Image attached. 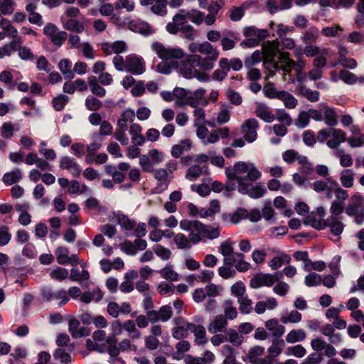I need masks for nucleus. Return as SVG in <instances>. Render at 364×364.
<instances>
[{"mask_svg":"<svg viewBox=\"0 0 364 364\" xmlns=\"http://www.w3.org/2000/svg\"><path fill=\"white\" fill-rule=\"evenodd\" d=\"M188 48L191 53H200L205 56L202 57L197 54L188 55L185 60L180 63L178 73L186 79L196 78L200 82H208L210 77L205 71L213 68L215 62L218 58L219 52L207 41L201 43H191Z\"/></svg>","mask_w":364,"mask_h":364,"instance_id":"nucleus-1","label":"nucleus"},{"mask_svg":"<svg viewBox=\"0 0 364 364\" xmlns=\"http://www.w3.org/2000/svg\"><path fill=\"white\" fill-rule=\"evenodd\" d=\"M227 180L236 181L237 191L252 199L262 198L267 193V188L262 182H256L262 176L253 163L237 161L233 167L225 169Z\"/></svg>","mask_w":364,"mask_h":364,"instance_id":"nucleus-2","label":"nucleus"},{"mask_svg":"<svg viewBox=\"0 0 364 364\" xmlns=\"http://www.w3.org/2000/svg\"><path fill=\"white\" fill-rule=\"evenodd\" d=\"M330 210L332 215L326 220H320V230L328 227L333 235L338 237L343 232L344 225L337 216L343 213V205L338 200H334L331 203Z\"/></svg>","mask_w":364,"mask_h":364,"instance_id":"nucleus-3","label":"nucleus"},{"mask_svg":"<svg viewBox=\"0 0 364 364\" xmlns=\"http://www.w3.org/2000/svg\"><path fill=\"white\" fill-rule=\"evenodd\" d=\"M151 48L156 53L158 57L162 60L182 59L185 55L182 48L165 47L160 42H155L152 43Z\"/></svg>","mask_w":364,"mask_h":364,"instance_id":"nucleus-4","label":"nucleus"},{"mask_svg":"<svg viewBox=\"0 0 364 364\" xmlns=\"http://www.w3.org/2000/svg\"><path fill=\"white\" fill-rule=\"evenodd\" d=\"M43 33L57 48H60L68 38L67 32L60 31L55 24L48 23L43 28Z\"/></svg>","mask_w":364,"mask_h":364,"instance_id":"nucleus-5","label":"nucleus"},{"mask_svg":"<svg viewBox=\"0 0 364 364\" xmlns=\"http://www.w3.org/2000/svg\"><path fill=\"white\" fill-rule=\"evenodd\" d=\"M154 176L157 181V183L151 191L152 194H160L165 191L173 178L172 175L168 174L165 168L155 169Z\"/></svg>","mask_w":364,"mask_h":364,"instance_id":"nucleus-6","label":"nucleus"},{"mask_svg":"<svg viewBox=\"0 0 364 364\" xmlns=\"http://www.w3.org/2000/svg\"><path fill=\"white\" fill-rule=\"evenodd\" d=\"M41 292L43 299L46 302H50L53 299L60 300L58 303L60 307L65 306L70 301L67 291L63 289L53 291L51 287H43L41 288Z\"/></svg>","mask_w":364,"mask_h":364,"instance_id":"nucleus-7","label":"nucleus"},{"mask_svg":"<svg viewBox=\"0 0 364 364\" xmlns=\"http://www.w3.org/2000/svg\"><path fill=\"white\" fill-rule=\"evenodd\" d=\"M125 70L134 75L143 74L146 70L144 59L136 54L128 55L125 58Z\"/></svg>","mask_w":364,"mask_h":364,"instance_id":"nucleus-8","label":"nucleus"},{"mask_svg":"<svg viewBox=\"0 0 364 364\" xmlns=\"http://www.w3.org/2000/svg\"><path fill=\"white\" fill-rule=\"evenodd\" d=\"M259 122L255 118H250L241 124V132L243 134L244 139L248 143L254 142L257 138V129Z\"/></svg>","mask_w":364,"mask_h":364,"instance_id":"nucleus-9","label":"nucleus"},{"mask_svg":"<svg viewBox=\"0 0 364 364\" xmlns=\"http://www.w3.org/2000/svg\"><path fill=\"white\" fill-rule=\"evenodd\" d=\"M68 331L73 338H80L90 335L88 328L80 326V321L73 316H68Z\"/></svg>","mask_w":364,"mask_h":364,"instance_id":"nucleus-10","label":"nucleus"},{"mask_svg":"<svg viewBox=\"0 0 364 364\" xmlns=\"http://www.w3.org/2000/svg\"><path fill=\"white\" fill-rule=\"evenodd\" d=\"M304 53L306 56H315L314 59V68L309 72L308 77L311 80L316 81L318 79V47L307 46L305 48Z\"/></svg>","mask_w":364,"mask_h":364,"instance_id":"nucleus-11","label":"nucleus"},{"mask_svg":"<svg viewBox=\"0 0 364 364\" xmlns=\"http://www.w3.org/2000/svg\"><path fill=\"white\" fill-rule=\"evenodd\" d=\"M273 284L274 280H272L269 273H257L250 281V287L252 289H259L263 286L271 287Z\"/></svg>","mask_w":364,"mask_h":364,"instance_id":"nucleus-12","label":"nucleus"},{"mask_svg":"<svg viewBox=\"0 0 364 364\" xmlns=\"http://www.w3.org/2000/svg\"><path fill=\"white\" fill-rule=\"evenodd\" d=\"M188 330L193 333L195 342L197 345H204L208 342L205 328L203 326L188 323Z\"/></svg>","mask_w":364,"mask_h":364,"instance_id":"nucleus-13","label":"nucleus"},{"mask_svg":"<svg viewBox=\"0 0 364 364\" xmlns=\"http://www.w3.org/2000/svg\"><path fill=\"white\" fill-rule=\"evenodd\" d=\"M223 265L218 268V274L224 279L232 278L236 275V270L233 267L234 259L223 258Z\"/></svg>","mask_w":364,"mask_h":364,"instance_id":"nucleus-14","label":"nucleus"},{"mask_svg":"<svg viewBox=\"0 0 364 364\" xmlns=\"http://www.w3.org/2000/svg\"><path fill=\"white\" fill-rule=\"evenodd\" d=\"M218 65L219 68L214 70L210 77L214 81L221 82L226 78L229 72V68L228 67V58H220Z\"/></svg>","mask_w":364,"mask_h":364,"instance_id":"nucleus-15","label":"nucleus"},{"mask_svg":"<svg viewBox=\"0 0 364 364\" xmlns=\"http://www.w3.org/2000/svg\"><path fill=\"white\" fill-rule=\"evenodd\" d=\"M228 321L225 317L222 315H218L210 323L208 326V331L213 334L218 332H224L227 329Z\"/></svg>","mask_w":364,"mask_h":364,"instance_id":"nucleus-16","label":"nucleus"},{"mask_svg":"<svg viewBox=\"0 0 364 364\" xmlns=\"http://www.w3.org/2000/svg\"><path fill=\"white\" fill-rule=\"evenodd\" d=\"M255 114L265 122H272L275 115L270 111L269 107L263 102H257Z\"/></svg>","mask_w":364,"mask_h":364,"instance_id":"nucleus-17","label":"nucleus"},{"mask_svg":"<svg viewBox=\"0 0 364 364\" xmlns=\"http://www.w3.org/2000/svg\"><path fill=\"white\" fill-rule=\"evenodd\" d=\"M112 214L117 215V224L119 225L122 229L127 231H132L134 229L136 225L135 220L129 218V217L122 211H118L117 213L113 212Z\"/></svg>","mask_w":364,"mask_h":364,"instance_id":"nucleus-18","label":"nucleus"},{"mask_svg":"<svg viewBox=\"0 0 364 364\" xmlns=\"http://www.w3.org/2000/svg\"><path fill=\"white\" fill-rule=\"evenodd\" d=\"M22 179V172L20 168H14L11 171L6 172L2 177V181L6 186H11Z\"/></svg>","mask_w":364,"mask_h":364,"instance_id":"nucleus-19","label":"nucleus"},{"mask_svg":"<svg viewBox=\"0 0 364 364\" xmlns=\"http://www.w3.org/2000/svg\"><path fill=\"white\" fill-rule=\"evenodd\" d=\"M363 198L359 193L353 195L350 198V203L346 209V213L349 216L355 215L358 211V208L362 205Z\"/></svg>","mask_w":364,"mask_h":364,"instance_id":"nucleus-20","label":"nucleus"},{"mask_svg":"<svg viewBox=\"0 0 364 364\" xmlns=\"http://www.w3.org/2000/svg\"><path fill=\"white\" fill-rule=\"evenodd\" d=\"M332 138L327 141L328 147L332 149H336L339 146L341 142L348 141L346 139V133L341 129H336L333 128Z\"/></svg>","mask_w":364,"mask_h":364,"instance_id":"nucleus-21","label":"nucleus"},{"mask_svg":"<svg viewBox=\"0 0 364 364\" xmlns=\"http://www.w3.org/2000/svg\"><path fill=\"white\" fill-rule=\"evenodd\" d=\"M336 186H337V183L328 178L326 179V181H320V191L323 192L324 197L327 199H331L333 197V193H335Z\"/></svg>","mask_w":364,"mask_h":364,"instance_id":"nucleus-22","label":"nucleus"},{"mask_svg":"<svg viewBox=\"0 0 364 364\" xmlns=\"http://www.w3.org/2000/svg\"><path fill=\"white\" fill-rule=\"evenodd\" d=\"M156 272L159 273L161 277L166 280L176 282L179 279V275L173 270V266L171 262H168L164 268Z\"/></svg>","mask_w":364,"mask_h":364,"instance_id":"nucleus-23","label":"nucleus"},{"mask_svg":"<svg viewBox=\"0 0 364 364\" xmlns=\"http://www.w3.org/2000/svg\"><path fill=\"white\" fill-rule=\"evenodd\" d=\"M234 259L235 269L240 272H245L250 267V264L244 260L245 255L241 252H236L231 257Z\"/></svg>","mask_w":364,"mask_h":364,"instance_id":"nucleus-24","label":"nucleus"},{"mask_svg":"<svg viewBox=\"0 0 364 364\" xmlns=\"http://www.w3.org/2000/svg\"><path fill=\"white\" fill-rule=\"evenodd\" d=\"M200 230H198V233L201 234L203 237H205L210 240H214L220 237V228H213L210 225H205L203 223L200 222Z\"/></svg>","mask_w":364,"mask_h":364,"instance_id":"nucleus-25","label":"nucleus"},{"mask_svg":"<svg viewBox=\"0 0 364 364\" xmlns=\"http://www.w3.org/2000/svg\"><path fill=\"white\" fill-rule=\"evenodd\" d=\"M72 63L69 59L64 58L60 60L58 68L64 76L65 79L70 80L74 78L75 75L71 70Z\"/></svg>","mask_w":364,"mask_h":364,"instance_id":"nucleus-26","label":"nucleus"},{"mask_svg":"<svg viewBox=\"0 0 364 364\" xmlns=\"http://www.w3.org/2000/svg\"><path fill=\"white\" fill-rule=\"evenodd\" d=\"M283 160L289 164L297 161L299 163L304 162L306 160V156L299 154L298 151L294 149H289L285 151L282 154Z\"/></svg>","mask_w":364,"mask_h":364,"instance_id":"nucleus-27","label":"nucleus"},{"mask_svg":"<svg viewBox=\"0 0 364 364\" xmlns=\"http://www.w3.org/2000/svg\"><path fill=\"white\" fill-rule=\"evenodd\" d=\"M220 111L218 113L217 123L219 125L228 123L230 119V107L226 103L220 102Z\"/></svg>","mask_w":364,"mask_h":364,"instance_id":"nucleus-28","label":"nucleus"},{"mask_svg":"<svg viewBox=\"0 0 364 364\" xmlns=\"http://www.w3.org/2000/svg\"><path fill=\"white\" fill-rule=\"evenodd\" d=\"M354 178L355 173L351 169H344L341 172L340 180L341 185L346 188L353 186Z\"/></svg>","mask_w":364,"mask_h":364,"instance_id":"nucleus-29","label":"nucleus"},{"mask_svg":"<svg viewBox=\"0 0 364 364\" xmlns=\"http://www.w3.org/2000/svg\"><path fill=\"white\" fill-rule=\"evenodd\" d=\"M53 356L54 360L60 364H69L72 361L70 354L63 348H56L53 353Z\"/></svg>","mask_w":364,"mask_h":364,"instance_id":"nucleus-30","label":"nucleus"},{"mask_svg":"<svg viewBox=\"0 0 364 364\" xmlns=\"http://www.w3.org/2000/svg\"><path fill=\"white\" fill-rule=\"evenodd\" d=\"M224 333L227 342H230L235 346H239L243 342V337L240 336L235 328H230L226 329Z\"/></svg>","mask_w":364,"mask_h":364,"instance_id":"nucleus-31","label":"nucleus"},{"mask_svg":"<svg viewBox=\"0 0 364 364\" xmlns=\"http://www.w3.org/2000/svg\"><path fill=\"white\" fill-rule=\"evenodd\" d=\"M87 82L92 94L98 97H104L105 95V89L99 85L95 76H90L87 79Z\"/></svg>","mask_w":364,"mask_h":364,"instance_id":"nucleus-32","label":"nucleus"},{"mask_svg":"<svg viewBox=\"0 0 364 364\" xmlns=\"http://www.w3.org/2000/svg\"><path fill=\"white\" fill-rule=\"evenodd\" d=\"M168 0H155L154 3L151 5V11L160 16H165L167 14Z\"/></svg>","mask_w":364,"mask_h":364,"instance_id":"nucleus-33","label":"nucleus"},{"mask_svg":"<svg viewBox=\"0 0 364 364\" xmlns=\"http://www.w3.org/2000/svg\"><path fill=\"white\" fill-rule=\"evenodd\" d=\"M291 261V257L287 254L273 257L269 262V266L273 270H277L284 264H289Z\"/></svg>","mask_w":364,"mask_h":364,"instance_id":"nucleus-34","label":"nucleus"},{"mask_svg":"<svg viewBox=\"0 0 364 364\" xmlns=\"http://www.w3.org/2000/svg\"><path fill=\"white\" fill-rule=\"evenodd\" d=\"M305 338L306 333L303 329H293L286 336V341L289 343H294L304 341Z\"/></svg>","mask_w":364,"mask_h":364,"instance_id":"nucleus-35","label":"nucleus"},{"mask_svg":"<svg viewBox=\"0 0 364 364\" xmlns=\"http://www.w3.org/2000/svg\"><path fill=\"white\" fill-rule=\"evenodd\" d=\"M239 310L242 314H249L252 311V301L247 295L240 296L237 299Z\"/></svg>","mask_w":364,"mask_h":364,"instance_id":"nucleus-36","label":"nucleus"},{"mask_svg":"<svg viewBox=\"0 0 364 364\" xmlns=\"http://www.w3.org/2000/svg\"><path fill=\"white\" fill-rule=\"evenodd\" d=\"M297 94L306 97L311 102L318 100V91H313L306 86L297 87Z\"/></svg>","mask_w":364,"mask_h":364,"instance_id":"nucleus-37","label":"nucleus"},{"mask_svg":"<svg viewBox=\"0 0 364 364\" xmlns=\"http://www.w3.org/2000/svg\"><path fill=\"white\" fill-rule=\"evenodd\" d=\"M186 16L187 18L197 26L200 25L204 21V13L196 9L186 11Z\"/></svg>","mask_w":364,"mask_h":364,"instance_id":"nucleus-38","label":"nucleus"},{"mask_svg":"<svg viewBox=\"0 0 364 364\" xmlns=\"http://www.w3.org/2000/svg\"><path fill=\"white\" fill-rule=\"evenodd\" d=\"M233 301L230 299L225 300L223 304L224 314L225 318L233 320L237 316V311L235 307L232 306Z\"/></svg>","mask_w":364,"mask_h":364,"instance_id":"nucleus-39","label":"nucleus"},{"mask_svg":"<svg viewBox=\"0 0 364 364\" xmlns=\"http://www.w3.org/2000/svg\"><path fill=\"white\" fill-rule=\"evenodd\" d=\"M63 28L68 31L76 33H82L85 29L83 24L75 18H70L64 22Z\"/></svg>","mask_w":364,"mask_h":364,"instance_id":"nucleus-40","label":"nucleus"},{"mask_svg":"<svg viewBox=\"0 0 364 364\" xmlns=\"http://www.w3.org/2000/svg\"><path fill=\"white\" fill-rule=\"evenodd\" d=\"M202 226L200 225V222L199 220H188L183 219L180 222V228L188 232L194 230L196 232H198V230H200L199 229Z\"/></svg>","mask_w":364,"mask_h":364,"instance_id":"nucleus-41","label":"nucleus"},{"mask_svg":"<svg viewBox=\"0 0 364 364\" xmlns=\"http://www.w3.org/2000/svg\"><path fill=\"white\" fill-rule=\"evenodd\" d=\"M0 26L4 31V33L6 36L12 38H16L17 36L18 31L11 25V21L9 19L2 18L0 21Z\"/></svg>","mask_w":364,"mask_h":364,"instance_id":"nucleus-42","label":"nucleus"},{"mask_svg":"<svg viewBox=\"0 0 364 364\" xmlns=\"http://www.w3.org/2000/svg\"><path fill=\"white\" fill-rule=\"evenodd\" d=\"M191 141L189 139L181 141L180 144H175L171 148V155L173 157L179 158L183 152V148L189 149L191 148Z\"/></svg>","mask_w":364,"mask_h":364,"instance_id":"nucleus-43","label":"nucleus"},{"mask_svg":"<svg viewBox=\"0 0 364 364\" xmlns=\"http://www.w3.org/2000/svg\"><path fill=\"white\" fill-rule=\"evenodd\" d=\"M322 109L324 112L325 122L328 126H335L337 124L336 114L334 110L331 108H328L326 105H322Z\"/></svg>","mask_w":364,"mask_h":364,"instance_id":"nucleus-44","label":"nucleus"},{"mask_svg":"<svg viewBox=\"0 0 364 364\" xmlns=\"http://www.w3.org/2000/svg\"><path fill=\"white\" fill-rule=\"evenodd\" d=\"M279 100L283 101L284 106L288 109H293L297 105V100L289 92L284 90L280 95Z\"/></svg>","mask_w":364,"mask_h":364,"instance_id":"nucleus-45","label":"nucleus"},{"mask_svg":"<svg viewBox=\"0 0 364 364\" xmlns=\"http://www.w3.org/2000/svg\"><path fill=\"white\" fill-rule=\"evenodd\" d=\"M18 43V42L16 40H12L0 48V59L5 56H10L14 51L17 50Z\"/></svg>","mask_w":364,"mask_h":364,"instance_id":"nucleus-46","label":"nucleus"},{"mask_svg":"<svg viewBox=\"0 0 364 364\" xmlns=\"http://www.w3.org/2000/svg\"><path fill=\"white\" fill-rule=\"evenodd\" d=\"M262 60V52L259 50H255L251 56L247 57L245 60V66L247 68H251L254 65L260 63Z\"/></svg>","mask_w":364,"mask_h":364,"instance_id":"nucleus-47","label":"nucleus"},{"mask_svg":"<svg viewBox=\"0 0 364 364\" xmlns=\"http://www.w3.org/2000/svg\"><path fill=\"white\" fill-rule=\"evenodd\" d=\"M55 254L57 261L60 264L65 265L69 264V250L64 247H59L56 249Z\"/></svg>","mask_w":364,"mask_h":364,"instance_id":"nucleus-48","label":"nucleus"},{"mask_svg":"<svg viewBox=\"0 0 364 364\" xmlns=\"http://www.w3.org/2000/svg\"><path fill=\"white\" fill-rule=\"evenodd\" d=\"M179 66L180 64L177 62L173 61L171 62V65H170L167 64L165 60H163L157 64L156 71L164 75H169L172 72L173 68H177L178 69Z\"/></svg>","mask_w":364,"mask_h":364,"instance_id":"nucleus-49","label":"nucleus"},{"mask_svg":"<svg viewBox=\"0 0 364 364\" xmlns=\"http://www.w3.org/2000/svg\"><path fill=\"white\" fill-rule=\"evenodd\" d=\"M285 346V342L283 339L274 338L272 341V345L269 347L268 352L272 356L277 357L281 353Z\"/></svg>","mask_w":364,"mask_h":364,"instance_id":"nucleus-50","label":"nucleus"},{"mask_svg":"<svg viewBox=\"0 0 364 364\" xmlns=\"http://www.w3.org/2000/svg\"><path fill=\"white\" fill-rule=\"evenodd\" d=\"M17 50L19 58L23 60L33 61L36 59L31 49L26 46H21L19 43H18Z\"/></svg>","mask_w":364,"mask_h":364,"instance_id":"nucleus-51","label":"nucleus"},{"mask_svg":"<svg viewBox=\"0 0 364 364\" xmlns=\"http://www.w3.org/2000/svg\"><path fill=\"white\" fill-rule=\"evenodd\" d=\"M284 90L277 91L272 82H269L263 88V92L264 95L269 99H278L279 100L280 95Z\"/></svg>","mask_w":364,"mask_h":364,"instance_id":"nucleus-52","label":"nucleus"},{"mask_svg":"<svg viewBox=\"0 0 364 364\" xmlns=\"http://www.w3.org/2000/svg\"><path fill=\"white\" fill-rule=\"evenodd\" d=\"M50 276L52 279L61 282L68 278L69 271L65 268L58 267L50 272Z\"/></svg>","mask_w":364,"mask_h":364,"instance_id":"nucleus-53","label":"nucleus"},{"mask_svg":"<svg viewBox=\"0 0 364 364\" xmlns=\"http://www.w3.org/2000/svg\"><path fill=\"white\" fill-rule=\"evenodd\" d=\"M202 170L200 165H193L187 170L185 178L191 181H195L202 175Z\"/></svg>","mask_w":364,"mask_h":364,"instance_id":"nucleus-54","label":"nucleus"},{"mask_svg":"<svg viewBox=\"0 0 364 364\" xmlns=\"http://www.w3.org/2000/svg\"><path fill=\"white\" fill-rule=\"evenodd\" d=\"M219 252L224 257V258H231V257H233V255L235 252H234L232 242L230 240H225L222 242L219 249Z\"/></svg>","mask_w":364,"mask_h":364,"instance_id":"nucleus-55","label":"nucleus"},{"mask_svg":"<svg viewBox=\"0 0 364 364\" xmlns=\"http://www.w3.org/2000/svg\"><path fill=\"white\" fill-rule=\"evenodd\" d=\"M276 114L277 120L282 124L287 127L292 124L293 120L289 114L284 109H277Z\"/></svg>","mask_w":364,"mask_h":364,"instance_id":"nucleus-56","label":"nucleus"},{"mask_svg":"<svg viewBox=\"0 0 364 364\" xmlns=\"http://www.w3.org/2000/svg\"><path fill=\"white\" fill-rule=\"evenodd\" d=\"M336 156L339 158L340 164L343 167H350L353 164V158L350 155L345 154L342 149H337L335 152Z\"/></svg>","mask_w":364,"mask_h":364,"instance_id":"nucleus-57","label":"nucleus"},{"mask_svg":"<svg viewBox=\"0 0 364 364\" xmlns=\"http://www.w3.org/2000/svg\"><path fill=\"white\" fill-rule=\"evenodd\" d=\"M306 353V349L300 344L288 347L285 352L287 355H294L296 358L304 357Z\"/></svg>","mask_w":364,"mask_h":364,"instance_id":"nucleus-58","label":"nucleus"},{"mask_svg":"<svg viewBox=\"0 0 364 364\" xmlns=\"http://www.w3.org/2000/svg\"><path fill=\"white\" fill-rule=\"evenodd\" d=\"M302 316L301 313L296 310H292L288 315L284 316L281 318V321L284 324L288 323H296L301 321Z\"/></svg>","mask_w":364,"mask_h":364,"instance_id":"nucleus-59","label":"nucleus"},{"mask_svg":"<svg viewBox=\"0 0 364 364\" xmlns=\"http://www.w3.org/2000/svg\"><path fill=\"white\" fill-rule=\"evenodd\" d=\"M236 36L234 33H228V37H224L221 39V45L223 50H229L235 48Z\"/></svg>","mask_w":364,"mask_h":364,"instance_id":"nucleus-60","label":"nucleus"},{"mask_svg":"<svg viewBox=\"0 0 364 364\" xmlns=\"http://www.w3.org/2000/svg\"><path fill=\"white\" fill-rule=\"evenodd\" d=\"M153 250L162 260H168L171 257V250L161 245H155L153 247Z\"/></svg>","mask_w":364,"mask_h":364,"instance_id":"nucleus-61","label":"nucleus"},{"mask_svg":"<svg viewBox=\"0 0 364 364\" xmlns=\"http://www.w3.org/2000/svg\"><path fill=\"white\" fill-rule=\"evenodd\" d=\"M232 224H238L242 220H246L247 216V210L245 208H238L232 213Z\"/></svg>","mask_w":364,"mask_h":364,"instance_id":"nucleus-62","label":"nucleus"},{"mask_svg":"<svg viewBox=\"0 0 364 364\" xmlns=\"http://www.w3.org/2000/svg\"><path fill=\"white\" fill-rule=\"evenodd\" d=\"M69 100V97L65 95H60L58 97H54L52 100V103L54 109L56 111H61L63 109Z\"/></svg>","mask_w":364,"mask_h":364,"instance_id":"nucleus-63","label":"nucleus"},{"mask_svg":"<svg viewBox=\"0 0 364 364\" xmlns=\"http://www.w3.org/2000/svg\"><path fill=\"white\" fill-rule=\"evenodd\" d=\"M102 102L97 97L93 96H88L85 100V106L88 110L97 111L102 107Z\"/></svg>","mask_w":364,"mask_h":364,"instance_id":"nucleus-64","label":"nucleus"}]
</instances>
